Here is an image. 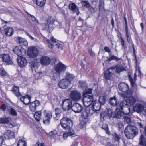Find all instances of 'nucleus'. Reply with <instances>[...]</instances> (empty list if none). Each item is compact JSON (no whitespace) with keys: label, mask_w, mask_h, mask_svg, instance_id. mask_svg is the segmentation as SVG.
<instances>
[{"label":"nucleus","mask_w":146,"mask_h":146,"mask_svg":"<svg viewBox=\"0 0 146 146\" xmlns=\"http://www.w3.org/2000/svg\"><path fill=\"white\" fill-rule=\"evenodd\" d=\"M144 106L142 105L139 104H137L133 107V110L135 111L137 113H141L144 110Z\"/></svg>","instance_id":"18"},{"label":"nucleus","mask_w":146,"mask_h":146,"mask_svg":"<svg viewBox=\"0 0 146 146\" xmlns=\"http://www.w3.org/2000/svg\"><path fill=\"white\" fill-rule=\"evenodd\" d=\"M60 124L63 129L69 130L72 128L73 123L70 119L65 117L61 119Z\"/></svg>","instance_id":"2"},{"label":"nucleus","mask_w":146,"mask_h":146,"mask_svg":"<svg viewBox=\"0 0 146 146\" xmlns=\"http://www.w3.org/2000/svg\"><path fill=\"white\" fill-rule=\"evenodd\" d=\"M134 80H133L131 75H129L128 76L129 80L130 82L131 86L135 88L136 86V85L135 83L136 79L137 78V75L136 73L134 74Z\"/></svg>","instance_id":"28"},{"label":"nucleus","mask_w":146,"mask_h":146,"mask_svg":"<svg viewBox=\"0 0 146 146\" xmlns=\"http://www.w3.org/2000/svg\"><path fill=\"white\" fill-rule=\"evenodd\" d=\"M40 104L39 101L37 100L31 102L29 104L30 110L32 111H35L36 110V107L38 106Z\"/></svg>","instance_id":"14"},{"label":"nucleus","mask_w":146,"mask_h":146,"mask_svg":"<svg viewBox=\"0 0 146 146\" xmlns=\"http://www.w3.org/2000/svg\"><path fill=\"white\" fill-rule=\"evenodd\" d=\"M71 109L75 113H78L82 110V107L78 103H75L72 106Z\"/></svg>","instance_id":"13"},{"label":"nucleus","mask_w":146,"mask_h":146,"mask_svg":"<svg viewBox=\"0 0 146 146\" xmlns=\"http://www.w3.org/2000/svg\"><path fill=\"white\" fill-rule=\"evenodd\" d=\"M57 72L54 73L53 74V77L54 79L55 80H58L60 79V75Z\"/></svg>","instance_id":"53"},{"label":"nucleus","mask_w":146,"mask_h":146,"mask_svg":"<svg viewBox=\"0 0 146 146\" xmlns=\"http://www.w3.org/2000/svg\"><path fill=\"white\" fill-rule=\"evenodd\" d=\"M44 117L43 118V123L46 125H48L50 123V120L52 117L51 111L45 110L44 112Z\"/></svg>","instance_id":"8"},{"label":"nucleus","mask_w":146,"mask_h":146,"mask_svg":"<svg viewBox=\"0 0 146 146\" xmlns=\"http://www.w3.org/2000/svg\"><path fill=\"white\" fill-rule=\"evenodd\" d=\"M105 145L106 146H115V145H114L113 144H111L110 142H107L105 143Z\"/></svg>","instance_id":"63"},{"label":"nucleus","mask_w":146,"mask_h":146,"mask_svg":"<svg viewBox=\"0 0 146 146\" xmlns=\"http://www.w3.org/2000/svg\"><path fill=\"white\" fill-rule=\"evenodd\" d=\"M69 7L70 9L76 12L77 14H78L79 10L75 4L73 3L70 5Z\"/></svg>","instance_id":"32"},{"label":"nucleus","mask_w":146,"mask_h":146,"mask_svg":"<svg viewBox=\"0 0 146 146\" xmlns=\"http://www.w3.org/2000/svg\"><path fill=\"white\" fill-rule=\"evenodd\" d=\"M70 84L69 81L65 79H63L59 82V86L61 88L65 89L67 88Z\"/></svg>","instance_id":"11"},{"label":"nucleus","mask_w":146,"mask_h":146,"mask_svg":"<svg viewBox=\"0 0 146 146\" xmlns=\"http://www.w3.org/2000/svg\"><path fill=\"white\" fill-rule=\"evenodd\" d=\"M124 133L125 136L129 139H133L135 137V135H133L131 132L128 131L127 129H125Z\"/></svg>","instance_id":"29"},{"label":"nucleus","mask_w":146,"mask_h":146,"mask_svg":"<svg viewBox=\"0 0 146 146\" xmlns=\"http://www.w3.org/2000/svg\"><path fill=\"white\" fill-rule=\"evenodd\" d=\"M56 114V115L60 114L61 112V110L59 108H56L55 110Z\"/></svg>","instance_id":"56"},{"label":"nucleus","mask_w":146,"mask_h":146,"mask_svg":"<svg viewBox=\"0 0 146 146\" xmlns=\"http://www.w3.org/2000/svg\"><path fill=\"white\" fill-rule=\"evenodd\" d=\"M127 129L133 135H135V136L138 135V129L135 126L132 125H129L127 126L125 128Z\"/></svg>","instance_id":"12"},{"label":"nucleus","mask_w":146,"mask_h":146,"mask_svg":"<svg viewBox=\"0 0 146 146\" xmlns=\"http://www.w3.org/2000/svg\"><path fill=\"white\" fill-rule=\"evenodd\" d=\"M82 3V6L84 7L88 8L90 7V4L87 1H83Z\"/></svg>","instance_id":"54"},{"label":"nucleus","mask_w":146,"mask_h":146,"mask_svg":"<svg viewBox=\"0 0 146 146\" xmlns=\"http://www.w3.org/2000/svg\"><path fill=\"white\" fill-rule=\"evenodd\" d=\"M110 102L111 105L113 106H116L117 105V99L114 97L110 99Z\"/></svg>","instance_id":"42"},{"label":"nucleus","mask_w":146,"mask_h":146,"mask_svg":"<svg viewBox=\"0 0 146 146\" xmlns=\"http://www.w3.org/2000/svg\"><path fill=\"white\" fill-rule=\"evenodd\" d=\"M3 61L7 63L8 64H12V61L10 59V57L8 54H3L1 55Z\"/></svg>","instance_id":"15"},{"label":"nucleus","mask_w":146,"mask_h":146,"mask_svg":"<svg viewBox=\"0 0 146 146\" xmlns=\"http://www.w3.org/2000/svg\"><path fill=\"white\" fill-rule=\"evenodd\" d=\"M104 49L106 52H108L109 53L111 52L109 48L108 47H105Z\"/></svg>","instance_id":"62"},{"label":"nucleus","mask_w":146,"mask_h":146,"mask_svg":"<svg viewBox=\"0 0 146 146\" xmlns=\"http://www.w3.org/2000/svg\"><path fill=\"white\" fill-rule=\"evenodd\" d=\"M0 75L2 78L9 77V75L3 68H0Z\"/></svg>","instance_id":"34"},{"label":"nucleus","mask_w":146,"mask_h":146,"mask_svg":"<svg viewBox=\"0 0 146 146\" xmlns=\"http://www.w3.org/2000/svg\"><path fill=\"white\" fill-rule=\"evenodd\" d=\"M10 119L9 117L0 118V123H7L9 122Z\"/></svg>","instance_id":"37"},{"label":"nucleus","mask_w":146,"mask_h":146,"mask_svg":"<svg viewBox=\"0 0 146 146\" xmlns=\"http://www.w3.org/2000/svg\"><path fill=\"white\" fill-rule=\"evenodd\" d=\"M3 32L7 36H10L12 35L13 31L12 28L7 27L4 29Z\"/></svg>","instance_id":"22"},{"label":"nucleus","mask_w":146,"mask_h":146,"mask_svg":"<svg viewBox=\"0 0 146 146\" xmlns=\"http://www.w3.org/2000/svg\"><path fill=\"white\" fill-rule=\"evenodd\" d=\"M57 131L54 130L53 131H51L49 133L48 135L51 137H53L54 135L57 134Z\"/></svg>","instance_id":"52"},{"label":"nucleus","mask_w":146,"mask_h":146,"mask_svg":"<svg viewBox=\"0 0 146 146\" xmlns=\"http://www.w3.org/2000/svg\"><path fill=\"white\" fill-rule=\"evenodd\" d=\"M124 121L125 123L127 124L132 123L133 122L132 119L128 116L124 117Z\"/></svg>","instance_id":"49"},{"label":"nucleus","mask_w":146,"mask_h":146,"mask_svg":"<svg viewBox=\"0 0 146 146\" xmlns=\"http://www.w3.org/2000/svg\"><path fill=\"white\" fill-rule=\"evenodd\" d=\"M23 50L21 46H18L15 47L13 50V52L15 54L18 56H21L22 55V52Z\"/></svg>","instance_id":"21"},{"label":"nucleus","mask_w":146,"mask_h":146,"mask_svg":"<svg viewBox=\"0 0 146 146\" xmlns=\"http://www.w3.org/2000/svg\"><path fill=\"white\" fill-rule=\"evenodd\" d=\"M121 58H118L113 55H112L109 59V61L110 62L112 60H114L117 62L121 60Z\"/></svg>","instance_id":"47"},{"label":"nucleus","mask_w":146,"mask_h":146,"mask_svg":"<svg viewBox=\"0 0 146 146\" xmlns=\"http://www.w3.org/2000/svg\"><path fill=\"white\" fill-rule=\"evenodd\" d=\"M71 129H71L69 130H70V131L67 132L68 133L69 136L74 135L75 134L74 130H72Z\"/></svg>","instance_id":"55"},{"label":"nucleus","mask_w":146,"mask_h":146,"mask_svg":"<svg viewBox=\"0 0 146 146\" xmlns=\"http://www.w3.org/2000/svg\"><path fill=\"white\" fill-rule=\"evenodd\" d=\"M121 110L123 113L127 115L130 112V108L126 100H124L121 102L120 105Z\"/></svg>","instance_id":"3"},{"label":"nucleus","mask_w":146,"mask_h":146,"mask_svg":"<svg viewBox=\"0 0 146 146\" xmlns=\"http://www.w3.org/2000/svg\"><path fill=\"white\" fill-rule=\"evenodd\" d=\"M31 98V96L28 95H27L21 97L20 98V100L25 104L27 105L30 102Z\"/></svg>","instance_id":"20"},{"label":"nucleus","mask_w":146,"mask_h":146,"mask_svg":"<svg viewBox=\"0 0 146 146\" xmlns=\"http://www.w3.org/2000/svg\"><path fill=\"white\" fill-rule=\"evenodd\" d=\"M40 62L42 65L44 66L48 65L50 62V58L46 56H43L40 59Z\"/></svg>","instance_id":"19"},{"label":"nucleus","mask_w":146,"mask_h":146,"mask_svg":"<svg viewBox=\"0 0 146 146\" xmlns=\"http://www.w3.org/2000/svg\"><path fill=\"white\" fill-rule=\"evenodd\" d=\"M56 20L52 17H49L46 19V23L45 27L49 29L52 28L53 25H54V23L56 22Z\"/></svg>","instance_id":"10"},{"label":"nucleus","mask_w":146,"mask_h":146,"mask_svg":"<svg viewBox=\"0 0 146 146\" xmlns=\"http://www.w3.org/2000/svg\"><path fill=\"white\" fill-rule=\"evenodd\" d=\"M34 117L37 121H40L42 117V113L41 111H38L36 112L34 115Z\"/></svg>","instance_id":"31"},{"label":"nucleus","mask_w":146,"mask_h":146,"mask_svg":"<svg viewBox=\"0 0 146 146\" xmlns=\"http://www.w3.org/2000/svg\"><path fill=\"white\" fill-rule=\"evenodd\" d=\"M127 102V104L128 103L130 105H133L136 102V99L135 97L133 96H130Z\"/></svg>","instance_id":"33"},{"label":"nucleus","mask_w":146,"mask_h":146,"mask_svg":"<svg viewBox=\"0 0 146 146\" xmlns=\"http://www.w3.org/2000/svg\"><path fill=\"white\" fill-rule=\"evenodd\" d=\"M89 53L90 55L92 56H94L95 55V53L92 51L91 49H89L88 50Z\"/></svg>","instance_id":"59"},{"label":"nucleus","mask_w":146,"mask_h":146,"mask_svg":"<svg viewBox=\"0 0 146 146\" xmlns=\"http://www.w3.org/2000/svg\"><path fill=\"white\" fill-rule=\"evenodd\" d=\"M17 60L18 65L21 68L25 67L27 64L26 58L22 56H18Z\"/></svg>","instance_id":"9"},{"label":"nucleus","mask_w":146,"mask_h":146,"mask_svg":"<svg viewBox=\"0 0 146 146\" xmlns=\"http://www.w3.org/2000/svg\"><path fill=\"white\" fill-rule=\"evenodd\" d=\"M84 91V93L83 94V96L84 95L86 94L87 95L88 94H91L92 92V89L89 88L86 86L84 89L83 90Z\"/></svg>","instance_id":"48"},{"label":"nucleus","mask_w":146,"mask_h":146,"mask_svg":"<svg viewBox=\"0 0 146 146\" xmlns=\"http://www.w3.org/2000/svg\"><path fill=\"white\" fill-rule=\"evenodd\" d=\"M112 73L109 70H107L104 74V76L107 79L109 80L111 77Z\"/></svg>","instance_id":"44"},{"label":"nucleus","mask_w":146,"mask_h":146,"mask_svg":"<svg viewBox=\"0 0 146 146\" xmlns=\"http://www.w3.org/2000/svg\"><path fill=\"white\" fill-rule=\"evenodd\" d=\"M122 96L125 98L129 97V95L128 93L127 92H124V93L122 94Z\"/></svg>","instance_id":"58"},{"label":"nucleus","mask_w":146,"mask_h":146,"mask_svg":"<svg viewBox=\"0 0 146 146\" xmlns=\"http://www.w3.org/2000/svg\"><path fill=\"white\" fill-rule=\"evenodd\" d=\"M102 128L106 131L108 130V125L106 124H104L102 125Z\"/></svg>","instance_id":"57"},{"label":"nucleus","mask_w":146,"mask_h":146,"mask_svg":"<svg viewBox=\"0 0 146 146\" xmlns=\"http://www.w3.org/2000/svg\"><path fill=\"white\" fill-rule=\"evenodd\" d=\"M69 136L68 133L67 132L64 133L63 135V137L65 139H66Z\"/></svg>","instance_id":"61"},{"label":"nucleus","mask_w":146,"mask_h":146,"mask_svg":"<svg viewBox=\"0 0 146 146\" xmlns=\"http://www.w3.org/2000/svg\"><path fill=\"white\" fill-rule=\"evenodd\" d=\"M46 0H37L36 4L38 6L42 7L45 4Z\"/></svg>","instance_id":"46"},{"label":"nucleus","mask_w":146,"mask_h":146,"mask_svg":"<svg viewBox=\"0 0 146 146\" xmlns=\"http://www.w3.org/2000/svg\"><path fill=\"white\" fill-rule=\"evenodd\" d=\"M120 137L117 133H115L113 135V139L115 142H117V144L119 143V141L120 139Z\"/></svg>","instance_id":"45"},{"label":"nucleus","mask_w":146,"mask_h":146,"mask_svg":"<svg viewBox=\"0 0 146 146\" xmlns=\"http://www.w3.org/2000/svg\"><path fill=\"white\" fill-rule=\"evenodd\" d=\"M51 40H47V42L48 44V46L49 48L52 49L54 46V43L57 42L56 40L53 37L51 36L50 38Z\"/></svg>","instance_id":"23"},{"label":"nucleus","mask_w":146,"mask_h":146,"mask_svg":"<svg viewBox=\"0 0 146 146\" xmlns=\"http://www.w3.org/2000/svg\"><path fill=\"white\" fill-rule=\"evenodd\" d=\"M139 144L143 146H146V139L142 135L140 137Z\"/></svg>","instance_id":"40"},{"label":"nucleus","mask_w":146,"mask_h":146,"mask_svg":"<svg viewBox=\"0 0 146 146\" xmlns=\"http://www.w3.org/2000/svg\"><path fill=\"white\" fill-rule=\"evenodd\" d=\"M4 137L6 139H12L15 137L14 133L10 130H6L4 133Z\"/></svg>","instance_id":"16"},{"label":"nucleus","mask_w":146,"mask_h":146,"mask_svg":"<svg viewBox=\"0 0 146 146\" xmlns=\"http://www.w3.org/2000/svg\"><path fill=\"white\" fill-rule=\"evenodd\" d=\"M16 40L17 42L21 45L24 46L27 45V42L24 38L18 37L17 38Z\"/></svg>","instance_id":"27"},{"label":"nucleus","mask_w":146,"mask_h":146,"mask_svg":"<svg viewBox=\"0 0 146 146\" xmlns=\"http://www.w3.org/2000/svg\"><path fill=\"white\" fill-rule=\"evenodd\" d=\"M27 55L31 58H35L36 57L38 54V50L35 47L29 48L27 51Z\"/></svg>","instance_id":"5"},{"label":"nucleus","mask_w":146,"mask_h":146,"mask_svg":"<svg viewBox=\"0 0 146 146\" xmlns=\"http://www.w3.org/2000/svg\"><path fill=\"white\" fill-rule=\"evenodd\" d=\"M119 127L120 129H121L123 128V124L122 122H119L118 123Z\"/></svg>","instance_id":"60"},{"label":"nucleus","mask_w":146,"mask_h":146,"mask_svg":"<svg viewBox=\"0 0 146 146\" xmlns=\"http://www.w3.org/2000/svg\"><path fill=\"white\" fill-rule=\"evenodd\" d=\"M70 97L73 101H78L81 99V94L77 91H72L70 93Z\"/></svg>","instance_id":"7"},{"label":"nucleus","mask_w":146,"mask_h":146,"mask_svg":"<svg viewBox=\"0 0 146 146\" xmlns=\"http://www.w3.org/2000/svg\"><path fill=\"white\" fill-rule=\"evenodd\" d=\"M9 112L10 114L12 116L15 117L17 116V111L14 108L12 107H10Z\"/></svg>","instance_id":"39"},{"label":"nucleus","mask_w":146,"mask_h":146,"mask_svg":"<svg viewBox=\"0 0 146 146\" xmlns=\"http://www.w3.org/2000/svg\"><path fill=\"white\" fill-rule=\"evenodd\" d=\"M31 68L32 70L37 68L39 65V63L36 60H34L31 62Z\"/></svg>","instance_id":"26"},{"label":"nucleus","mask_w":146,"mask_h":146,"mask_svg":"<svg viewBox=\"0 0 146 146\" xmlns=\"http://www.w3.org/2000/svg\"><path fill=\"white\" fill-rule=\"evenodd\" d=\"M101 105L98 102H96V101H94L92 107L93 110L97 112L98 111H99L100 109Z\"/></svg>","instance_id":"24"},{"label":"nucleus","mask_w":146,"mask_h":146,"mask_svg":"<svg viewBox=\"0 0 146 146\" xmlns=\"http://www.w3.org/2000/svg\"><path fill=\"white\" fill-rule=\"evenodd\" d=\"M44 146V144L43 143H40V142H38L36 144V146Z\"/></svg>","instance_id":"64"},{"label":"nucleus","mask_w":146,"mask_h":146,"mask_svg":"<svg viewBox=\"0 0 146 146\" xmlns=\"http://www.w3.org/2000/svg\"><path fill=\"white\" fill-rule=\"evenodd\" d=\"M75 77L74 75L69 73H67L65 79H66L70 82L71 84V82L74 79Z\"/></svg>","instance_id":"35"},{"label":"nucleus","mask_w":146,"mask_h":146,"mask_svg":"<svg viewBox=\"0 0 146 146\" xmlns=\"http://www.w3.org/2000/svg\"><path fill=\"white\" fill-rule=\"evenodd\" d=\"M27 13L28 15V16L31 17V19L32 21L34 22L35 23H36L37 25L39 24V21L37 19L35 16L29 13L28 12H27Z\"/></svg>","instance_id":"38"},{"label":"nucleus","mask_w":146,"mask_h":146,"mask_svg":"<svg viewBox=\"0 0 146 146\" xmlns=\"http://www.w3.org/2000/svg\"><path fill=\"white\" fill-rule=\"evenodd\" d=\"M66 66L62 62H60L56 65L54 67V70L56 72L59 74L64 73L66 69Z\"/></svg>","instance_id":"6"},{"label":"nucleus","mask_w":146,"mask_h":146,"mask_svg":"<svg viewBox=\"0 0 146 146\" xmlns=\"http://www.w3.org/2000/svg\"><path fill=\"white\" fill-rule=\"evenodd\" d=\"M107 115L109 118L111 117H114V113H113L111 109H109L108 110L107 113Z\"/></svg>","instance_id":"50"},{"label":"nucleus","mask_w":146,"mask_h":146,"mask_svg":"<svg viewBox=\"0 0 146 146\" xmlns=\"http://www.w3.org/2000/svg\"><path fill=\"white\" fill-rule=\"evenodd\" d=\"M122 111H121L119 108H116L114 113V118H120L122 116Z\"/></svg>","instance_id":"30"},{"label":"nucleus","mask_w":146,"mask_h":146,"mask_svg":"<svg viewBox=\"0 0 146 146\" xmlns=\"http://www.w3.org/2000/svg\"><path fill=\"white\" fill-rule=\"evenodd\" d=\"M105 97L104 96H100L99 99V103L101 105H104L106 103Z\"/></svg>","instance_id":"41"},{"label":"nucleus","mask_w":146,"mask_h":146,"mask_svg":"<svg viewBox=\"0 0 146 146\" xmlns=\"http://www.w3.org/2000/svg\"><path fill=\"white\" fill-rule=\"evenodd\" d=\"M13 88L12 90L15 95L17 97L21 96L22 94L19 92V88L15 86H13Z\"/></svg>","instance_id":"25"},{"label":"nucleus","mask_w":146,"mask_h":146,"mask_svg":"<svg viewBox=\"0 0 146 146\" xmlns=\"http://www.w3.org/2000/svg\"><path fill=\"white\" fill-rule=\"evenodd\" d=\"M72 101L71 99L64 100L62 103V107L64 111H68L72 109Z\"/></svg>","instance_id":"4"},{"label":"nucleus","mask_w":146,"mask_h":146,"mask_svg":"<svg viewBox=\"0 0 146 146\" xmlns=\"http://www.w3.org/2000/svg\"><path fill=\"white\" fill-rule=\"evenodd\" d=\"M83 100V104L86 107L85 111L83 113V117L85 119L90 116L93 113L91 112L90 108L88 107L92 103L93 99L92 96L90 95H84Z\"/></svg>","instance_id":"1"},{"label":"nucleus","mask_w":146,"mask_h":146,"mask_svg":"<svg viewBox=\"0 0 146 146\" xmlns=\"http://www.w3.org/2000/svg\"><path fill=\"white\" fill-rule=\"evenodd\" d=\"M78 87L82 90L87 86V85L84 81H80L78 83Z\"/></svg>","instance_id":"36"},{"label":"nucleus","mask_w":146,"mask_h":146,"mask_svg":"<svg viewBox=\"0 0 146 146\" xmlns=\"http://www.w3.org/2000/svg\"><path fill=\"white\" fill-rule=\"evenodd\" d=\"M126 70L125 68L123 66H117L116 72L117 73H119L122 71H126Z\"/></svg>","instance_id":"43"},{"label":"nucleus","mask_w":146,"mask_h":146,"mask_svg":"<svg viewBox=\"0 0 146 146\" xmlns=\"http://www.w3.org/2000/svg\"><path fill=\"white\" fill-rule=\"evenodd\" d=\"M118 87L119 90L123 92H127L129 90L128 85L125 82L120 83Z\"/></svg>","instance_id":"17"},{"label":"nucleus","mask_w":146,"mask_h":146,"mask_svg":"<svg viewBox=\"0 0 146 146\" xmlns=\"http://www.w3.org/2000/svg\"><path fill=\"white\" fill-rule=\"evenodd\" d=\"M26 143L23 139H20L19 141L17 146H26Z\"/></svg>","instance_id":"51"}]
</instances>
